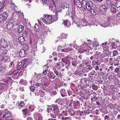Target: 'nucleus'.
Here are the masks:
<instances>
[{
    "mask_svg": "<svg viewBox=\"0 0 120 120\" xmlns=\"http://www.w3.org/2000/svg\"><path fill=\"white\" fill-rule=\"evenodd\" d=\"M110 11L112 14H115L116 12L115 6H111Z\"/></svg>",
    "mask_w": 120,
    "mask_h": 120,
    "instance_id": "obj_19",
    "label": "nucleus"
},
{
    "mask_svg": "<svg viewBox=\"0 0 120 120\" xmlns=\"http://www.w3.org/2000/svg\"><path fill=\"white\" fill-rule=\"evenodd\" d=\"M0 44L3 48H5L7 47L8 45L7 41H5L4 38H2L1 40Z\"/></svg>",
    "mask_w": 120,
    "mask_h": 120,
    "instance_id": "obj_7",
    "label": "nucleus"
},
{
    "mask_svg": "<svg viewBox=\"0 0 120 120\" xmlns=\"http://www.w3.org/2000/svg\"><path fill=\"white\" fill-rule=\"evenodd\" d=\"M63 113L65 116H67L68 114V113L66 111L63 112Z\"/></svg>",
    "mask_w": 120,
    "mask_h": 120,
    "instance_id": "obj_54",
    "label": "nucleus"
},
{
    "mask_svg": "<svg viewBox=\"0 0 120 120\" xmlns=\"http://www.w3.org/2000/svg\"><path fill=\"white\" fill-rule=\"evenodd\" d=\"M24 26L22 25H20L19 26L17 27V30L19 34L23 32L24 29Z\"/></svg>",
    "mask_w": 120,
    "mask_h": 120,
    "instance_id": "obj_10",
    "label": "nucleus"
},
{
    "mask_svg": "<svg viewBox=\"0 0 120 120\" xmlns=\"http://www.w3.org/2000/svg\"><path fill=\"white\" fill-rule=\"evenodd\" d=\"M65 57L66 60L68 61L69 62H70V61L71 60V59H73V58H72L71 57H70L65 56Z\"/></svg>",
    "mask_w": 120,
    "mask_h": 120,
    "instance_id": "obj_32",
    "label": "nucleus"
},
{
    "mask_svg": "<svg viewBox=\"0 0 120 120\" xmlns=\"http://www.w3.org/2000/svg\"><path fill=\"white\" fill-rule=\"evenodd\" d=\"M51 107L53 108V110L54 112L56 111V113H59V110L57 105L52 104Z\"/></svg>",
    "mask_w": 120,
    "mask_h": 120,
    "instance_id": "obj_14",
    "label": "nucleus"
},
{
    "mask_svg": "<svg viewBox=\"0 0 120 120\" xmlns=\"http://www.w3.org/2000/svg\"><path fill=\"white\" fill-rule=\"evenodd\" d=\"M60 93L62 97H64L67 96V92L64 89H61L60 91Z\"/></svg>",
    "mask_w": 120,
    "mask_h": 120,
    "instance_id": "obj_17",
    "label": "nucleus"
},
{
    "mask_svg": "<svg viewBox=\"0 0 120 120\" xmlns=\"http://www.w3.org/2000/svg\"><path fill=\"white\" fill-rule=\"evenodd\" d=\"M52 93L53 94L56 95L57 94V93L56 92V91H53L52 92Z\"/></svg>",
    "mask_w": 120,
    "mask_h": 120,
    "instance_id": "obj_58",
    "label": "nucleus"
},
{
    "mask_svg": "<svg viewBox=\"0 0 120 120\" xmlns=\"http://www.w3.org/2000/svg\"><path fill=\"white\" fill-rule=\"evenodd\" d=\"M54 5V4L53 3H51L50 4L49 9L51 10L53 9V7Z\"/></svg>",
    "mask_w": 120,
    "mask_h": 120,
    "instance_id": "obj_37",
    "label": "nucleus"
},
{
    "mask_svg": "<svg viewBox=\"0 0 120 120\" xmlns=\"http://www.w3.org/2000/svg\"><path fill=\"white\" fill-rule=\"evenodd\" d=\"M61 51L62 52H66V50L65 49H62Z\"/></svg>",
    "mask_w": 120,
    "mask_h": 120,
    "instance_id": "obj_60",
    "label": "nucleus"
},
{
    "mask_svg": "<svg viewBox=\"0 0 120 120\" xmlns=\"http://www.w3.org/2000/svg\"><path fill=\"white\" fill-rule=\"evenodd\" d=\"M50 110L49 108H48L47 109V111L49 113V112H51V111H50Z\"/></svg>",
    "mask_w": 120,
    "mask_h": 120,
    "instance_id": "obj_62",
    "label": "nucleus"
},
{
    "mask_svg": "<svg viewBox=\"0 0 120 120\" xmlns=\"http://www.w3.org/2000/svg\"><path fill=\"white\" fill-rule=\"evenodd\" d=\"M23 113L24 114H25L28 111V109H24L22 110Z\"/></svg>",
    "mask_w": 120,
    "mask_h": 120,
    "instance_id": "obj_38",
    "label": "nucleus"
},
{
    "mask_svg": "<svg viewBox=\"0 0 120 120\" xmlns=\"http://www.w3.org/2000/svg\"><path fill=\"white\" fill-rule=\"evenodd\" d=\"M65 57H64V58H63L61 59V60L62 61V62H63L65 63V61L66 60V59H65Z\"/></svg>",
    "mask_w": 120,
    "mask_h": 120,
    "instance_id": "obj_50",
    "label": "nucleus"
},
{
    "mask_svg": "<svg viewBox=\"0 0 120 120\" xmlns=\"http://www.w3.org/2000/svg\"><path fill=\"white\" fill-rule=\"evenodd\" d=\"M95 69V70H96V71L97 70H98L99 69L98 66H96Z\"/></svg>",
    "mask_w": 120,
    "mask_h": 120,
    "instance_id": "obj_57",
    "label": "nucleus"
},
{
    "mask_svg": "<svg viewBox=\"0 0 120 120\" xmlns=\"http://www.w3.org/2000/svg\"><path fill=\"white\" fill-rule=\"evenodd\" d=\"M110 23L109 22L104 21L100 22V24L102 26L105 27L109 26Z\"/></svg>",
    "mask_w": 120,
    "mask_h": 120,
    "instance_id": "obj_11",
    "label": "nucleus"
},
{
    "mask_svg": "<svg viewBox=\"0 0 120 120\" xmlns=\"http://www.w3.org/2000/svg\"><path fill=\"white\" fill-rule=\"evenodd\" d=\"M35 29L38 32L39 31L40 29L39 28V27L37 25H35Z\"/></svg>",
    "mask_w": 120,
    "mask_h": 120,
    "instance_id": "obj_35",
    "label": "nucleus"
},
{
    "mask_svg": "<svg viewBox=\"0 0 120 120\" xmlns=\"http://www.w3.org/2000/svg\"><path fill=\"white\" fill-rule=\"evenodd\" d=\"M92 63L94 65H98V60H94L93 61Z\"/></svg>",
    "mask_w": 120,
    "mask_h": 120,
    "instance_id": "obj_26",
    "label": "nucleus"
},
{
    "mask_svg": "<svg viewBox=\"0 0 120 120\" xmlns=\"http://www.w3.org/2000/svg\"><path fill=\"white\" fill-rule=\"evenodd\" d=\"M57 53L55 52H54L52 54V55L53 56H56L57 55Z\"/></svg>",
    "mask_w": 120,
    "mask_h": 120,
    "instance_id": "obj_55",
    "label": "nucleus"
},
{
    "mask_svg": "<svg viewBox=\"0 0 120 120\" xmlns=\"http://www.w3.org/2000/svg\"><path fill=\"white\" fill-rule=\"evenodd\" d=\"M6 68V67L4 66L0 65V71L1 72L4 71Z\"/></svg>",
    "mask_w": 120,
    "mask_h": 120,
    "instance_id": "obj_27",
    "label": "nucleus"
},
{
    "mask_svg": "<svg viewBox=\"0 0 120 120\" xmlns=\"http://www.w3.org/2000/svg\"><path fill=\"white\" fill-rule=\"evenodd\" d=\"M70 117H65L63 116L61 119L62 120H70Z\"/></svg>",
    "mask_w": 120,
    "mask_h": 120,
    "instance_id": "obj_30",
    "label": "nucleus"
},
{
    "mask_svg": "<svg viewBox=\"0 0 120 120\" xmlns=\"http://www.w3.org/2000/svg\"><path fill=\"white\" fill-rule=\"evenodd\" d=\"M24 105V103L23 101H20V105L21 107H23Z\"/></svg>",
    "mask_w": 120,
    "mask_h": 120,
    "instance_id": "obj_44",
    "label": "nucleus"
},
{
    "mask_svg": "<svg viewBox=\"0 0 120 120\" xmlns=\"http://www.w3.org/2000/svg\"><path fill=\"white\" fill-rule=\"evenodd\" d=\"M119 70V68H116L114 70V71L116 73L118 72Z\"/></svg>",
    "mask_w": 120,
    "mask_h": 120,
    "instance_id": "obj_46",
    "label": "nucleus"
},
{
    "mask_svg": "<svg viewBox=\"0 0 120 120\" xmlns=\"http://www.w3.org/2000/svg\"><path fill=\"white\" fill-rule=\"evenodd\" d=\"M28 33V32L27 31H25L23 33L22 36H23L25 38L27 36V35Z\"/></svg>",
    "mask_w": 120,
    "mask_h": 120,
    "instance_id": "obj_34",
    "label": "nucleus"
},
{
    "mask_svg": "<svg viewBox=\"0 0 120 120\" xmlns=\"http://www.w3.org/2000/svg\"><path fill=\"white\" fill-rule=\"evenodd\" d=\"M11 8V10L15 11L16 14H17L18 13H20V11H17L18 9V7L16 5H12Z\"/></svg>",
    "mask_w": 120,
    "mask_h": 120,
    "instance_id": "obj_12",
    "label": "nucleus"
},
{
    "mask_svg": "<svg viewBox=\"0 0 120 120\" xmlns=\"http://www.w3.org/2000/svg\"><path fill=\"white\" fill-rule=\"evenodd\" d=\"M30 90L32 92H34L35 90V87L32 86H31L30 87Z\"/></svg>",
    "mask_w": 120,
    "mask_h": 120,
    "instance_id": "obj_42",
    "label": "nucleus"
},
{
    "mask_svg": "<svg viewBox=\"0 0 120 120\" xmlns=\"http://www.w3.org/2000/svg\"><path fill=\"white\" fill-rule=\"evenodd\" d=\"M25 49H26V50H28V45H26L25 47Z\"/></svg>",
    "mask_w": 120,
    "mask_h": 120,
    "instance_id": "obj_61",
    "label": "nucleus"
},
{
    "mask_svg": "<svg viewBox=\"0 0 120 120\" xmlns=\"http://www.w3.org/2000/svg\"><path fill=\"white\" fill-rule=\"evenodd\" d=\"M15 24L14 22H10L7 24L6 27L7 29L9 30H12Z\"/></svg>",
    "mask_w": 120,
    "mask_h": 120,
    "instance_id": "obj_6",
    "label": "nucleus"
},
{
    "mask_svg": "<svg viewBox=\"0 0 120 120\" xmlns=\"http://www.w3.org/2000/svg\"><path fill=\"white\" fill-rule=\"evenodd\" d=\"M62 102V100L61 99L58 98L55 101V102L56 103H57L58 104H59L60 103Z\"/></svg>",
    "mask_w": 120,
    "mask_h": 120,
    "instance_id": "obj_23",
    "label": "nucleus"
},
{
    "mask_svg": "<svg viewBox=\"0 0 120 120\" xmlns=\"http://www.w3.org/2000/svg\"><path fill=\"white\" fill-rule=\"evenodd\" d=\"M41 20L46 24H49L53 22V19L50 15H46L44 18H42Z\"/></svg>",
    "mask_w": 120,
    "mask_h": 120,
    "instance_id": "obj_1",
    "label": "nucleus"
},
{
    "mask_svg": "<svg viewBox=\"0 0 120 120\" xmlns=\"http://www.w3.org/2000/svg\"><path fill=\"white\" fill-rule=\"evenodd\" d=\"M111 1L110 0H108L106 2V3L108 5H110L111 4Z\"/></svg>",
    "mask_w": 120,
    "mask_h": 120,
    "instance_id": "obj_48",
    "label": "nucleus"
},
{
    "mask_svg": "<svg viewBox=\"0 0 120 120\" xmlns=\"http://www.w3.org/2000/svg\"><path fill=\"white\" fill-rule=\"evenodd\" d=\"M83 8L85 9L86 8L88 10H90L93 7V4L91 1H87V0H85L83 1Z\"/></svg>",
    "mask_w": 120,
    "mask_h": 120,
    "instance_id": "obj_2",
    "label": "nucleus"
},
{
    "mask_svg": "<svg viewBox=\"0 0 120 120\" xmlns=\"http://www.w3.org/2000/svg\"><path fill=\"white\" fill-rule=\"evenodd\" d=\"M27 120H33V118L30 116L27 117Z\"/></svg>",
    "mask_w": 120,
    "mask_h": 120,
    "instance_id": "obj_51",
    "label": "nucleus"
},
{
    "mask_svg": "<svg viewBox=\"0 0 120 120\" xmlns=\"http://www.w3.org/2000/svg\"><path fill=\"white\" fill-rule=\"evenodd\" d=\"M24 65V64H23V62L22 61H21L18 64V65L17 67L16 70H15L12 72L11 73V72H10L8 74V75H11L12 74H14L13 75L15 76L17 74V73L18 72V70H19L21 69L22 70L23 68V66Z\"/></svg>",
    "mask_w": 120,
    "mask_h": 120,
    "instance_id": "obj_3",
    "label": "nucleus"
},
{
    "mask_svg": "<svg viewBox=\"0 0 120 120\" xmlns=\"http://www.w3.org/2000/svg\"><path fill=\"white\" fill-rule=\"evenodd\" d=\"M92 88L93 90H96L98 89V87L97 86H96L94 84L92 86Z\"/></svg>",
    "mask_w": 120,
    "mask_h": 120,
    "instance_id": "obj_33",
    "label": "nucleus"
},
{
    "mask_svg": "<svg viewBox=\"0 0 120 120\" xmlns=\"http://www.w3.org/2000/svg\"><path fill=\"white\" fill-rule=\"evenodd\" d=\"M85 0H82V2L79 0H73V2L75 5L78 8H80L82 7H83V1Z\"/></svg>",
    "mask_w": 120,
    "mask_h": 120,
    "instance_id": "obj_5",
    "label": "nucleus"
},
{
    "mask_svg": "<svg viewBox=\"0 0 120 120\" xmlns=\"http://www.w3.org/2000/svg\"><path fill=\"white\" fill-rule=\"evenodd\" d=\"M25 40L23 36H20L18 38L19 41L21 45H22L25 43Z\"/></svg>",
    "mask_w": 120,
    "mask_h": 120,
    "instance_id": "obj_16",
    "label": "nucleus"
},
{
    "mask_svg": "<svg viewBox=\"0 0 120 120\" xmlns=\"http://www.w3.org/2000/svg\"><path fill=\"white\" fill-rule=\"evenodd\" d=\"M19 55L21 57H24L26 55L25 51L23 49H21L19 52Z\"/></svg>",
    "mask_w": 120,
    "mask_h": 120,
    "instance_id": "obj_15",
    "label": "nucleus"
},
{
    "mask_svg": "<svg viewBox=\"0 0 120 120\" xmlns=\"http://www.w3.org/2000/svg\"><path fill=\"white\" fill-rule=\"evenodd\" d=\"M107 9L106 6L105 5L101 6L99 8L100 12L103 14L106 12L107 11Z\"/></svg>",
    "mask_w": 120,
    "mask_h": 120,
    "instance_id": "obj_8",
    "label": "nucleus"
},
{
    "mask_svg": "<svg viewBox=\"0 0 120 120\" xmlns=\"http://www.w3.org/2000/svg\"><path fill=\"white\" fill-rule=\"evenodd\" d=\"M72 65L74 66H75L76 65V63H74L73 62H72Z\"/></svg>",
    "mask_w": 120,
    "mask_h": 120,
    "instance_id": "obj_64",
    "label": "nucleus"
},
{
    "mask_svg": "<svg viewBox=\"0 0 120 120\" xmlns=\"http://www.w3.org/2000/svg\"><path fill=\"white\" fill-rule=\"evenodd\" d=\"M4 0H0V10H2L4 8Z\"/></svg>",
    "mask_w": 120,
    "mask_h": 120,
    "instance_id": "obj_20",
    "label": "nucleus"
},
{
    "mask_svg": "<svg viewBox=\"0 0 120 120\" xmlns=\"http://www.w3.org/2000/svg\"><path fill=\"white\" fill-rule=\"evenodd\" d=\"M11 116V114H8L4 113L2 116L3 118H7L8 117H10Z\"/></svg>",
    "mask_w": 120,
    "mask_h": 120,
    "instance_id": "obj_22",
    "label": "nucleus"
},
{
    "mask_svg": "<svg viewBox=\"0 0 120 120\" xmlns=\"http://www.w3.org/2000/svg\"><path fill=\"white\" fill-rule=\"evenodd\" d=\"M54 73L56 74L57 76H58L59 75V73L57 70H55L54 71Z\"/></svg>",
    "mask_w": 120,
    "mask_h": 120,
    "instance_id": "obj_52",
    "label": "nucleus"
},
{
    "mask_svg": "<svg viewBox=\"0 0 120 120\" xmlns=\"http://www.w3.org/2000/svg\"><path fill=\"white\" fill-rule=\"evenodd\" d=\"M89 11H90L91 13L94 15H95L96 14L95 11L92 8L90 10H89Z\"/></svg>",
    "mask_w": 120,
    "mask_h": 120,
    "instance_id": "obj_31",
    "label": "nucleus"
},
{
    "mask_svg": "<svg viewBox=\"0 0 120 120\" xmlns=\"http://www.w3.org/2000/svg\"><path fill=\"white\" fill-rule=\"evenodd\" d=\"M47 76L49 79H55L56 77V76L52 72H51L49 73H48Z\"/></svg>",
    "mask_w": 120,
    "mask_h": 120,
    "instance_id": "obj_13",
    "label": "nucleus"
},
{
    "mask_svg": "<svg viewBox=\"0 0 120 120\" xmlns=\"http://www.w3.org/2000/svg\"><path fill=\"white\" fill-rule=\"evenodd\" d=\"M105 120H109L110 119V118L109 117V116L108 115H106L104 117Z\"/></svg>",
    "mask_w": 120,
    "mask_h": 120,
    "instance_id": "obj_43",
    "label": "nucleus"
},
{
    "mask_svg": "<svg viewBox=\"0 0 120 120\" xmlns=\"http://www.w3.org/2000/svg\"><path fill=\"white\" fill-rule=\"evenodd\" d=\"M71 11H70V9H68L67 10V11L66 12V14L67 15H69L70 14Z\"/></svg>",
    "mask_w": 120,
    "mask_h": 120,
    "instance_id": "obj_47",
    "label": "nucleus"
},
{
    "mask_svg": "<svg viewBox=\"0 0 120 120\" xmlns=\"http://www.w3.org/2000/svg\"><path fill=\"white\" fill-rule=\"evenodd\" d=\"M67 37V34L62 33L60 34V37H61L62 38H66Z\"/></svg>",
    "mask_w": 120,
    "mask_h": 120,
    "instance_id": "obj_21",
    "label": "nucleus"
},
{
    "mask_svg": "<svg viewBox=\"0 0 120 120\" xmlns=\"http://www.w3.org/2000/svg\"><path fill=\"white\" fill-rule=\"evenodd\" d=\"M67 20H66L65 21H64L63 22V23H62V24L64 25L65 26H66L67 25Z\"/></svg>",
    "mask_w": 120,
    "mask_h": 120,
    "instance_id": "obj_39",
    "label": "nucleus"
},
{
    "mask_svg": "<svg viewBox=\"0 0 120 120\" xmlns=\"http://www.w3.org/2000/svg\"><path fill=\"white\" fill-rule=\"evenodd\" d=\"M0 13L1 12L2 10H0ZM7 17V14L6 12H4L2 14L0 15V22L3 24L4 22L6 19Z\"/></svg>",
    "mask_w": 120,
    "mask_h": 120,
    "instance_id": "obj_4",
    "label": "nucleus"
},
{
    "mask_svg": "<svg viewBox=\"0 0 120 120\" xmlns=\"http://www.w3.org/2000/svg\"><path fill=\"white\" fill-rule=\"evenodd\" d=\"M79 52L80 53H82L83 52H86V51L84 49L82 48L80 49L79 50Z\"/></svg>",
    "mask_w": 120,
    "mask_h": 120,
    "instance_id": "obj_28",
    "label": "nucleus"
},
{
    "mask_svg": "<svg viewBox=\"0 0 120 120\" xmlns=\"http://www.w3.org/2000/svg\"><path fill=\"white\" fill-rule=\"evenodd\" d=\"M47 71L46 70H44L43 71V74L44 75H46L47 74Z\"/></svg>",
    "mask_w": 120,
    "mask_h": 120,
    "instance_id": "obj_53",
    "label": "nucleus"
},
{
    "mask_svg": "<svg viewBox=\"0 0 120 120\" xmlns=\"http://www.w3.org/2000/svg\"><path fill=\"white\" fill-rule=\"evenodd\" d=\"M87 68L89 70H91L93 68V67L91 66V65H88L87 66Z\"/></svg>",
    "mask_w": 120,
    "mask_h": 120,
    "instance_id": "obj_45",
    "label": "nucleus"
},
{
    "mask_svg": "<svg viewBox=\"0 0 120 120\" xmlns=\"http://www.w3.org/2000/svg\"><path fill=\"white\" fill-rule=\"evenodd\" d=\"M66 4H65L64 6V7L63 8L62 5H61L60 6H58V8H57V11L58 12H60L62 10V9H65V7L66 8V9H68L69 7V5L68 4H66V6H65Z\"/></svg>",
    "mask_w": 120,
    "mask_h": 120,
    "instance_id": "obj_9",
    "label": "nucleus"
},
{
    "mask_svg": "<svg viewBox=\"0 0 120 120\" xmlns=\"http://www.w3.org/2000/svg\"><path fill=\"white\" fill-rule=\"evenodd\" d=\"M6 84L5 83H0V90L4 88V86Z\"/></svg>",
    "mask_w": 120,
    "mask_h": 120,
    "instance_id": "obj_25",
    "label": "nucleus"
},
{
    "mask_svg": "<svg viewBox=\"0 0 120 120\" xmlns=\"http://www.w3.org/2000/svg\"><path fill=\"white\" fill-rule=\"evenodd\" d=\"M32 41L31 39H30L29 40V43L30 44H31L32 43Z\"/></svg>",
    "mask_w": 120,
    "mask_h": 120,
    "instance_id": "obj_59",
    "label": "nucleus"
},
{
    "mask_svg": "<svg viewBox=\"0 0 120 120\" xmlns=\"http://www.w3.org/2000/svg\"><path fill=\"white\" fill-rule=\"evenodd\" d=\"M65 63L66 64H68H68H70V62H69L68 61H67L66 60Z\"/></svg>",
    "mask_w": 120,
    "mask_h": 120,
    "instance_id": "obj_56",
    "label": "nucleus"
},
{
    "mask_svg": "<svg viewBox=\"0 0 120 120\" xmlns=\"http://www.w3.org/2000/svg\"><path fill=\"white\" fill-rule=\"evenodd\" d=\"M116 7L119 8L120 7V0L117 1L116 4Z\"/></svg>",
    "mask_w": 120,
    "mask_h": 120,
    "instance_id": "obj_29",
    "label": "nucleus"
},
{
    "mask_svg": "<svg viewBox=\"0 0 120 120\" xmlns=\"http://www.w3.org/2000/svg\"><path fill=\"white\" fill-rule=\"evenodd\" d=\"M96 103L98 105H100L101 104L100 103L97 101H96Z\"/></svg>",
    "mask_w": 120,
    "mask_h": 120,
    "instance_id": "obj_63",
    "label": "nucleus"
},
{
    "mask_svg": "<svg viewBox=\"0 0 120 120\" xmlns=\"http://www.w3.org/2000/svg\"><path fill=\"white\" fill-rule=\"evenodd\" d=\"M4 112L6 114H11L10 111L7 109H5L4 111Z\"/></svg>",
    "mask_w": 120,
    "mask_h": 120,
    "instance_id": "obj_36",
    "label": "nucleus"
},
{
    "mask_svg": "<svg viewBox=\"0 0 120 120\" xmlns=\"http://www.w3.org/2000/svg\"><path fill=\"white\" fill-rule=\"evenodd\" d=\"M36 85L38 86V87H41V83H37L36 84Z\"/></svg>",
    "mask_w": 120,
    "mask_h": 120,
    "instance_id": "obj_49",
    "label": "nucleus"
},
{
    "mask_svg": "<svg viewBox=\"0 0 120 120\" xmlns=\"http://www.w3.org/2000/svg\"><path fill=\"white\" fill-rule=\"evenodd\" d=\"M8 56H5L3 58V60L4 61H6L8 60Z\"/></svg>",
    "mask_w": 120,
    "mask_h": 120,
    "instance_id": "obj_41",
    "label": "nucleus"
},
{
    "mask_svg": "<svg viewBox=\"0 0 120 120\" xmlns=\"http://www.w3.org/2000/svg\"><path fill=\"white\" fill-rule=\"evenodd\" d=\"M118 54V51L117 50H115L113 52V56H117Z\"/></svg>",
    "mask_w": 120,
    "mask_h": 120,
    "instance_id": "obj_24",
    "label": "nucleus"
},
{
    "mask_svg": "<svg viewBox=\"0 0 120 120\" xmlns=\"http://www.w3.org/2000/svg\"><path fill=\"white\" fill-rule=\"evenodd\" d=\"M34 118L36 120H42V116L40 114H36Z\"/></svg>",
    "mask_w": 120,
    "mask_h": 120,
    "instance_id": "obj_18",
    "label": "nucleus"
},
{
    "mask_svg": "<svg viewBox=\"0 0 120 120\" xmlns=\"http://www.w3.org/2000/svg\"><path fill=\"white\" fill-rule=\"evenodd\" d=\"M109 106V107L111 109H112L114 107V105L112 103L110 104Z\"/></svg>",
    "mask_w": 120,
    "mask_h": 120,
    "instance_id": "obj_40",
    "label": "nucleus"
}]
</instances>
